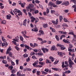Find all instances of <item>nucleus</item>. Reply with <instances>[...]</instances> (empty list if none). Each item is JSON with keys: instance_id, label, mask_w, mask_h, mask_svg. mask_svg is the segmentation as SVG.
<instances>
[{"instance_id": "bb28decb", "label": "nucleus", "mask_w": 76, "mask_h": 76, "mask_svg": "<svg viewBox=\"0 0 76 76\" xmlns=\"http://www.w3.org/2000/svg\"><path fill=\"white\" fill-rule=\"evenodd\" d=\"M66 37V35H61V37H60V39L61 40L63 38H64V37Z\"/></svg>"}, {"instance_id": "4be33fe9", "label": "nucleus", "mask_w": 76, "mask_h": 76, "mask_svg": "<svg viewBox=\"0 0 76 76\" xmlns=\"http://www.w3.org/2000/svg\"><path fill=\"white\" fill-rule=\"evenodd\" d=\"M44 71H45V72H49V73H51V70H49L48 69H46L44 70Z\"/></svg>"}, {"instance_id": "c03bdc74", "label": "nucleus", "mask_w": 76, "mask_h": 76, "mask_svg": "<svg viewBox=\"0 0 76 76\" xmlns=\"http://www.w3.org/2000/svg\"><path fill=\"white\" fill-rule=\"evenodd\" d=\"M46 63H51V62L48 60V59H47L46 60Z\"/></svg>"}, {"instance_id": "6e6552de", "label": "nucleus", "mask_w": 76, "mask_h": 76, "mask_svg": "<svg viewBox=\"0 0 76 76\" xmlns=\"http://www.w3.org/2000/svg\"><path fill=\"white\" fill-rule=\"evenodd\" d=\"M63 42H64L65 43H67V44H70V43L69 40V39H67L66 40L64 39L63 40Z\"/></svg>"}, {"instance_id": "423d86ee", "label": "nucleus", "mask_w": 76, "mask_h": 76, "mask_svg": "<svg viewBox=\"0 0 76 76\" xmlns=\"http://www.w3.org/2000/svg\"><path fill=\"white\" fill-rule=\"evenodd\" d=\"M34 4H29V5L28 6L26 7V8H31H31H34Z\"/></svg>"}, {"instance_id": "b1692460", "label": "nucleus", "mask_w": 76, "mask_h": 76, "mask_svg": "<svg viewBox=\"0 0 76 76\" xmlns=\"http://www.w3.org/2000/svg\"><path fill=\"white\" fill-rule=\"evenodd\" d=\"M62 68H64V67H67L66 65H64V63L63 62L62 63Z\"/></svg>"}, {"instance_id": "13d9d810", "label": "nucleus", "mask_w": 76, "mask_h": 76, "mask_svg": "<svg viewBox=\"0 0 76 76\" xmlns=\"http://www.w3.org/2000/svg\"><path fill=\"white\" fill-rule=\"evenodd\" d=\"M64 20L65 22H69L68 20H67L66 18H64Z\"/></svg>"}, {"instance_id": "ea45409f", "label": "nucleus", "mask_w": 76, "mask_h": 76, "mask_svg": "<svg viewBox=\"0 0 76 76\" xmlns=\"http://www.w3.org/2000/svg\"><path fill=\"white\" fill-rule=\"evenodd\" d=\"M11 64L12 65V66H15V62L13 61L12 60L11 61Z\"/></svg>"}, {"instance_id": "338daca9", "label": "nucleus", "mask_w": 76, "mask_h": 76, "mask_svg": "<svg viewBox=\"0 0 76 76\" xmlns=\"http://www.w3.org/2000/svg\"><path fill=\"white\" fill-rule=\"evenodd\" d=\"M35 2H36L37 3H38V4H39V3H40V1H38V0H36L35 1Z\"/></svg>"}, {"instance_id": "c756f323", "label": "nucleus", "mask_w": 76, "mask_h": 76, "mask_svg": "<svg viewBox=\"0 0 76 76\" xmlns=\"http://www.w3.org/2000/svg\"><path fill=\"white\" fill-rule=\"evenodd\" d=\"M31 30L33 32H37L38 31V29H32Z\"/></svg>"}, {"instance_id": "473e14b6", "label": "nucleus", "mask_w": 76, "mask_h": 76, "mask_svg": "<svg viewBox=\"0 0 76 76\" xmlns=\"http://www.w3.org/2000/svg\"><path fill=\"white\" fill-rule=\"evenodd\" d=\"M23 12H24V13H25L26 15H27V12H26V9H24L23 10Z\"/></svg>"}, {"instance_id": "2f4dec72", "label": "nucleus", "mask_w": 76, "mask_h": 76, "mask_svg": "<svg viewBox=\"0 0 76 76\" xmlns=\"http://www.w3.org/2000/svg\"><path fill=\"white\" fill-rule=\"evenodd\" d=\"M58 54L59 56H63V53H61L60 52H58Z\"/></svg>"}, {"instance_id": "4468645a", "label": "nucleus", "mask_w": 76, "mask_h": 76, "mask_svg": "<svg viewBox=\"0 0 76 76\" xmlns=\"http://www.w3.org/2000/svg\"><path fill=\"white\" fill-rule=\"evenodd\" d=\"M13 11L15 12H17L18 13H20L21 12L19 10H18L16 9H14V11Z\"/></svg>"}, {"instance_id": "9b49d317", "label": "nucleus", "mask_w": 76, "mask_h": 76, "mask_svg": "<svg viewBox=\"0 0 76 76\" xmlns=\"http://www.w3.org/2000/svg\"><path fill=\"white\" fill-rule=\"evenodd\" d=\"M11 18H12V16L10 14H9L7 16V19L10 20Z\"/></svg>"}, {"instance_id": "09e8293b", "label": "nucleus", "mask_w": 76, "mask_h": 76, "mask_svg": "<svg viewBox=\"0 0 76 76\" xmlns=\"http://www.w3.org/2000/svg\"><path fill=\"white\" fill-rule=\"evenodd\" d=\"M52 51H53L55 50V46H53L52 47V48L51 49Z\"/></svg>"}, {"instance_id": "8fccbe9b", "label": "nucleus", "mask_w": 76, "mask_h": 76, "mask_svg": "<svg viewBox=\"0 0 76 76\" xmlns=\"http://www.w3.org/2000/svg\"><path fill=\"white\" fill-rule=\"evenodd\" d=\"M71 72L70 71L68 70L67 71H66L65 72H64L65 73H67V74H69V73H70Z\"/></svg>"}, {"instance_id": "f704fd0d", "label": "nucleus", "mask_w": 76, "mask_h": 76, "mask_svg": "<svg viewBox=\"0 0 76 76\" xmlns=\"http://www.w3.org/2000/svg\"><path fill=\"white\" fill-rule=\"evenodd\" d=\"M38 55V56H43V53L42 52H40V53H37Z\"/></svg>"}, {"instance_id": "a211bd4d", "label": "nucleus", "mask_w": 76, "mask_h": 76, "mask_svg": "<svg viewBox=\"0 0 76 76\" xmlns=\"http://www.w3.org/2000/svg\"><path fill=\"white\" fill-rule=\"evenodd\" d=\"M13 41H12V42L15 45H16V40H15V39H12Z\"/></svg>"}, {"instance_id": "4c0bfd02", "label": "nucleus", "mask_w": 76, "mask_h": 76, "mask_svg": "<svg viewBox=\"0 0 76 76\" xmlns=\"http://www.w3.org/2000/svg\"><path fill=\"white\" fill-rule=\"evenodd\" d=\"M20 40H21L22 41H23V37L22 36H20Z\"/></svg>"}, {"instance_id": "aec40b11", "label": "nucleus", "mask_w": 76, "mask_h": 76, "mask_svg": "<svg viewBox=\"0 0 76 76\" xmlns=\"http://www.w3.org/2000/svg\"><path fill=\"white\" fill-rule=\"evenodd\" d=\"M1 39L4 42H6V39H5V38H4V37H3V36H2L1 37Z\"/></svg>"}, {"instance_id": "2eb2a0df", "label": "nucleus", "mask_w": 76, "mask_h": 76, "mask_svg": "<svg viewBox=\"0 0 76 76\" xmlns=\"http://www.w3.org/2000/svg\"><path fill=\"white\" fill-rule=\"evenodd\" d=\"M68 50L70 52H71V53H74L75 52V50L74 49H70V48H68Z\"/></svg>"}, {"instance_id": "20e7f679", "label": "nucleus", "mask_w": 76, "mask_h": 76, "mask_svg": "<svg viewBox=\"0 0 76 76\" xmlns=\"http://www.w3.org/2000/svg\"><path fill=\"white\" fill-rule=\"evenodd\" d=\"M52 23H53L54 25H57V24L58 23V19H57L56 20V21L54 20H52Z\"/></svg>"}, {"instance_id": "864d4df0", "label": "nucleus", "mask_w": 76, "mask_h": 76, "mask_svg": "<svg viewBox=\"0 0 76 76\" xmlns=\"http://www.w3.org/2000/svg\"><path fill=\"white\" fill-rule=\"evenodd\" d=\"M35 14H37L39 13V11L37 10H36L34 11Z\"/></svg>"}, {"instance_id": "393cba45", "label": "nucleus", "mask_w": 76, "mask_h": 76, "mask_svg": "<svg viewBox=\"0 0 76 76\" xmlns=\"http://www.w3.org/2000/svg\"><path fill=\"white\" fill-rule=\"evenodd\" d=\"M5 67H8V69H10V65L9 64H5Z\"/></svg>"}, {"instance_id": "680f3d73", "label": "nucleus", "mask_w": 76, "mask_h": 76, "mask_svg": "<svg viewBox=\"0 0 76 76\" xmlns=\"http://www.w3.org/2000/svg\"><path fill=\"white\" fill-rule=\"evenodd\" d=\"M52 6H53V7H58L57 5H56L55 4H53Z\"/></svg>"}, {"instance_id": "6e6d98bb", "label": "nucleus", "mask_w": 76, "mask_h": 76, "mask_svg": "<svg viewBox=\"0 0 76 76\" xmlns=\"http://www.w3.org/2000/svg\"><path fill=\"white\" fill-rule=\"evenodd\" d=\"M52 69L55 71H57L58 70V68H52Z\"/></svg>"}, {"instance_id": "37998d69", "label": "nucleus", "mask_w": 76, "mask_h": 76, "mask_svg": "<svg viewBox=\"0 0 76 76\" xmlns=\"http://www.w3.org/2000/svg\"><path fill=\"white\" fill-rule=\"evenodd\" d=\"M59 19H60V22H61V21L62 20H63V17L61 16H59Z\"/></svg>"}, {"instance_id": "3c124183", "label": "nucleus", "mask_w": 76, "mask_h": 76, "mask_svg": "<svg viewBox=\"0 0 76 76\" xmlns=\"http://www.w3.org/2000/svg\"><path fill=\"white\" fill-rule=\"evenodd\" d=\"M56 39H57V41H59V38L57 35H56V37H55Z\"/></svg>"}, {"instance_id": "e433bc0d", "label": "nucleus", "mask_w": 76, "mask_h": 76, "mask_svg": "<svg viewBox=\"0 0 76 76\" xmlns=\"http://www.w3.org/2000/svg\"><path fill=\"white\" fill-rule=\"evenodd\" d=\"M39 19H40L42 20H45V18H44L43 17H39Z\"/></svg>"}, {"instance_id": "774afa93", "label": "nucleus", "mask_w": 76, "mask_h": 76, "mask_svg": "<svg viewBox=\"0 0 76 76\" xmlns=\"http://www.w3.org/2000/svg\"><path fill=\"white\" fill-rule=\"evenodd\" d=\"M58 63V61H56L54 63V64H57Z\"/></svg>"}, {"instance_id": "c85d7f7f", "label": "nucleus", "mask_w": 76, "mask_h": 76, "mask_svg": "<svg viewBox=\"0 0 76 76\" xmlns=\"http://www.w3.org/2000/svg\"><path fill=\"white\" fill-rule=\"evenodd\" d=\"M7 58L8 61V62H10V61H12V60H11V58H10V57L8 56L7 57Z\"/></svg>"}, {"instance_id": "1a4fd4ad", "label": "nucleus", "mask_w": 76, "mask_h": 76, "mask_svg": "<svg viewBox=\"0 0 76 76\" xmlns=\"http://www.w3.org/2000/svg\"><path fill=\"white\" fill-rule=\"evenodd\" d=\"M30 19H31V22H34L35 20V18L32 16L30 18Z\"/></svg>"}, {"instance_id": "cd10ccee", "label": "nucleus", "mask_w": 76, "mask_h": 76, "mask_svg": "<svg viewBox=\"0 0 76 76\" xmlns=\"http://www.w3.org/2000/svg\"><path fill=\"white\" fill-rule=\"evenodd\" d=\"M53 3L52 2H50L48 3V5L49 6H53Z\"/></svg>"}, {"instance_id": "6ab92c4d", "label": "nucleus", "mask_w": 76, "mask_h": 76, "mask_svg": "<svg viewBox=\"0 0 76 76\" xmlns=\"http://www.w3.org/2000/svg\"><path fill=\"white\" fill-rule=\"evenodd\" d=\"M43 26L45 28H46L48 27V24H44L43 25Z\"/></svg>"}, {"instance_id": "72a5a7b5", "label": "nucleus", "mask_w": 76, "mask_h": 76, "mask_svg": "<svg viewBox=\"0 0 76 76\" xmlns=\"http://www.w3.org/2000/svg\"><path fill=\"white\" fill-rule=\"evenodd\" d=\"M19 4H20V5H21V7H24V4H23V3H22L21 2L19 3Z\"/></svg>"}, {"instance_id": "bf43d9fd", "label": "nucleus", "mask_w": 76, "mask_h": 76, "mask_svg": "<svg viewBox=\"0 0 76 76\" xmlns=\"http://www.w3.org/2000/svg\"><path fill=\"white\" fill-rule=\"evenodd\" d=\"M65 63L66 66V67H68V66H69V64H68V63H67V61H65Z\"/></svg>"}, {"instance_id": "69168bd1", "label": "nucleus", "mask_w": 76, "mask_h": 76, "mask_svg": "<svg viewBox=\"0 0 76 76\" xmlns=\"http://www.w3.org/2000/svg\"><path fill=\"white\" fill-rule=\"evenodd\" d=\"M28 54L26 53H25L24 55V57H25L26 58V57H28Z\"/></svg>"}, {"instance_id": "f3484780", "label": "nucleus", "mask_w": 76, "mask_h": 76, "mask_svg": "<svg viewBox=\"0 0 76 76\" xmlns=\"http://www.w3.org/2000/svg\"><path fill=\"white\" fill-rule=\"evenodd\" d=\"M12 48H11L10 46L7 49V52H9V51H12Z\"/></svg>"}, {"instance_id": "0e129e2a", "label": "nucleus", "mask_w": 76, "mask_h": 76, "mask_svg": "<svg viewBox=\"0 0 76 76\" xmlns=\"http://www.w3.org/2000/svg\"><path fill=\"white\" fill-rule=\"evenodd\" d=\"M69 48H72L73 46V45H72V44H69Z\"/></svg>"}, {"instance_id": "412c9836", "label": "nucleus", "mask_w": 76, "mask_h": 76, "mask_svg": "<svg viewBox=\"0 0 76 76\" xmlns=\"http://www.w3.org/2000/svg\"><path fill=\"white\" fill-rule=\"evenodd\" d=\"M49 58L51 60V61H52V62H53V61H54V58L52 57V56H50L49 57Z\"/></svg>"}, {"instance_id": "9d476101", "label": "nucleus", "mask_w": 76, "mask_h": 76, "mask_svg": "<svg viewBox=\"0 0 76 76\" xmlns=\"http://www.w3.org/2000/svg\"><path fill=\"white\" fill-rule=\"evenodd\" d=\"M27 22V20L26 19H25L23 21V25L24 26H26V22Z\"/></svg>"}, {"instance_id": "0eeeda50", "label": "nucleus", "mask_w": 76, "mask_h": 76, "mask_svg": "<svg viewBox=\"0 0 76 76\" xmlns=\"http://www.w3.org/2000/svg\"><path fill=\"white\" fill-rule=\"evenodd\" d=\"M24 33H25V34H26V31H22V34H23V35L24 38H29V36H26V35L24 34Z\"/></svg>"}, {"instance_id": "a18cd8bd", "label": "nucleus", "mask_w": 76, "mask_h": 76, "mask_svg": "<svg viewBox=\"0 0 76 76\" xmlns=\"http://www.w3.org/2000/svg\"><path fill=\"white\" fill-rule=\"evenodd\" d=\"M16 63V64H19V59H17L15 60Z\"/></svg>"}, {"instance_id": "7ed1b4c3", "label": "nucleus", "mask_w": 76, "mask_h": 76, "mask_svg": "<svg viewBox=\"0 0 76 76\" xmlns=\"http://www.w3.org/2000/svg\"><path fill=\"white\" fill-rule=\"evenodd\" d=\"M6 54H8L10 57H12V58H15V56H13V54L12 52H6Z\"/></svg>"}, {"instance_id": "39448f33", "label": "nucleus", "mask_w": 76, "mask_h": 76, "mask_svg": "<svg viewBox=\"0 0 76 76\" xmlns=\"http://www.w3.org/2000/svg\"><path fill=\"white\" fill-rule=\"evenodd\" d=\"M41 50H42L43 53H45L46 52H48L49 51L48 49L47 48H41Z\"/></svg>"}, {"instance_id": "603ef678", "label": "nucleus", "mask_w": 76, "mask_h": 76, "mask_svg": "<svg viewBox=\"0 0 76 76\" xmlns=\"http://www.w3.org/2000/svg\"><path fill=\"white\" fill-rule=\"evenodd\" d=\"M68 34H70L71 35H74V33H73V31H71V32H69Z\"/></svg>"}, {"instance_id": "4d7b16f0", "label": "nucleus", "mask_w": 76, "mask_h": 76, "mask_svg": "<svg viewBox=\"0 0 76 76\" xmlns=\"http://www.w3.org/2000/svg\"><path fill=\"white\" fill-rule=\"evenodd\" d=\"M50 12L51 13L53 14V13H56V11L54 10H51L50 11Z\"/></svg>"}, {"instance_id": "052dcab7", "label": "nucleus", "mask_w": 76, "mask_h": 76, "mask_svg": "<svg viewBox=\"0 0 76 76\" xmlns=\"http://www.w3.org/2000/svg\"><path fill=\"white\" fill-rule=\"evenodd\" d=\"M39 33H41L42 34H44V31L42 30H39Z\"/></svg>"}, {"instance_id": "dca6fc26", "label": "nucleus", "mask_w": 76, "mask_h": 76, "mask_svg": "<svg viewBox=\"0 0 76 76\" xmlns=\"http://www.w3.org/2000/svg\"><path fill=\"white\" fill-rule=\"evenodd\" d=\"M17 75L18 76H25L24 75L20 74V72H18Z\"/></svg>"}, {"instance_id": "ddd939ff", "label": "nucleus", "mask_w": 76, "mask_h": 76, "mask_svg": "<svg viewBox=\"0 0 76 76\" xmlns=\"http://www.w3.org/2000/svg\"><path fill=\"white\" fill-rule=\"evenodd\" d=\"M69 5V2L68 1H66L64 3V5L66 6H68V5Z\"/></svg>"}, {"instance_id": "a19ab883", "label": "nucleus", "mask_w": 76, "mask_h": 76, "mask_svg": "<svg viewBox=\"0 0 76 76\" xmlns=\"http://www.w3.org/2000/svg\"><path fill=\"white\" fill-rule=\"evenodd\" d=\"M37 76H39L41 74V72L39 71H37Z\"/></svg>"}, {"instance_id": "7c9ffc66", "label": "nucleus", "mask_w": 76, "mask_h": 76, "mask_svg": "<svg viewBox=\"0 0 76 76\" xmlns=\"http://www.w3.org/2000/svg\"><path fill=\"white\" fill-rule=\"evenodd\" d=\"M2 63L3 64H6L7 63V61L5 60H3L2 61Z\"/></svg>"}, {"instance_id": "f8f14e48", "label": "nucleus", "mask_w": 76, "mask_h": 76, "mask_svg": "<svg viewBox=\"0 0 76 76\" xmlns=\"http://www.w3.org/2000/svg\"><path fill=\"white\" fill-rule=\"evenodd\" d=\"M62 3V1L57 0L56 1V4L58 5L60 4H61Z\"/></svg>"}, {"instance_id": "79ce46f5", "label": "nucleus", "mask_w": 76, "mask_h": 76, "mask_svg": "<svg viewBox=\"0 0 76 76\" xmlns=\"http://www.w3.org/2000/svg\"><path fill=\"white\" fill-rule=\"evenodd\" d=\"M15 48L16 49V50H17V51H20V49L17 46H15Z\"/></svg>"}, {"instance_id": "f257e3e1", "label": "nucleus", "mask_w": 76, "mask_h": 76, "mask_svg": "<svg viewBox=\"0 0 76 76\" xmlns=\"http://www.w3.org/2000/svg\"><path fill=\"white\" fill-rule=\"evenodd\" d=\"M38 61H35L34 63L33 64V65L34 67H42V66L45 65V63L44 62H39V65H37L38 64Z\"/></svg>"}, {"instance_id": "e2e57ef3", "label": "nucleus", "mask_w": 76, "mask_h": 76, "mask_svg": "<svg viewBox=\"0 0 76 76\" xmlns=\"http://www.w3.org/2000/svg\"><path fill=\"white\" fill-rule=\"evenodd\" d=\"M35 23H37V22H38L39 20V19L38 18H37L35 19Z\"/></svg>"}, {"instance_id": "f03ea898", "label": "nucleus", "mask_w": 76, "mask_h": 76, "mask_svg": "<svg viewBox=\"0 0 76 76\" xmlns=\"http://www.w3.org/2000/svg\"><path fill=\"white\" fill-rule=\"evenodd\" d=\"M68 62L69 63V66L71 68V67H72V65H73V64H75V63H73L72 60H71V58H69L68 60Z\"/></svg>"}, {"instance_id": "58836bf2", "label": "nucleus", "mask_w": 76, "mask_h": 76, "mask_svg": "<svg viewBox=\"0 0 76 76\" xmlns=\"http://www.w3.org/2000/svg\"><path fill=\"white\" fill-rule=\"evenodd\" d=\"M42 75H46L47 74V72H45L44 71H42Z\"/></svg>"}, {"instance_id": "a878e982", "label": "nucleus", "mask_w": 76, "mask_h": 76, "mask_svg": "<svg viewBox=\"0 0 76 76\" xmlns=\"http://www.w3.org/2000/svg\"><path fill=\"white\" fill-rule=\"evenodd\" d=\"M6 23V20H3L1 22V24L4 25Z\"/></svg>"}, {"instance_id": "5701e85b", "label": "nucleus", "mask_w": 76, "mask_h": 76, "mask_svg": "<svg viewBox=\"0 0 76 76\" xmlns=\"http://www.w3.org/2000/svg\"><path fill=\"white\" fill-rule=\"evenodd\" d=\"M14 39H15V40L17 42H19V37L17 36L15 38H14Z\"/></svg>"}, {"instance_id": "de8ad7c7", "label": "nucleus", "mask_w": 76, "mask_h": 76, "mask_svg": "<svg viewBox=\"0 0 76 76\" xmlns=\"http://www.w3.org/2000/svg\"><path fill=\"white\" fill-rule=\"evenodd\" d=\"M35 47H38V44H37V43H34V45L33 46V48H35Z\"/></svg>"}, {"instance_id": "5fc2aeb1", "label": "nucleus", "mask_w": 76, "mask_h": 76, "mask_svg": "<svg viewBox=\"0 0 76 76\" xmlns=\"http://www.w3.org/2000/svg\"><path fill=\"white\" fill-rule=\"evenodd\" d=\"M35 53L34 52H31L30 53V56H33V55H35Z\"/></svg>"}, {"instance_id": "49530a36", "label": "nucleus", "mask_w": 76, "mask_h": 76, "mask_svg": "<svg viewBox=\"0 0 76 76\" xmlns=\"http://www.w3.org/2000/svg\"><path fill=\"white\" fill-rule=\"evenodd\" d=\"M29 61H30V58L29 57H28L26 58V61L27 62H29Z\"/></svg>"}, {"instance_id": "c9c22d12", "label": "nucleus", "mask_w": 76, "mask_h": 76, "mask_svg": "<svg viewBox=\"0 0 76 76\" xmlns=\"http://www.w3.org/2000/svg\"><path fill=\"white\" fill-rule=\"evenodd\" d=\"M65 49H66V48L64 47L63 45H62V47H61V50H65Z\"/></svg>"}]
</instances>
